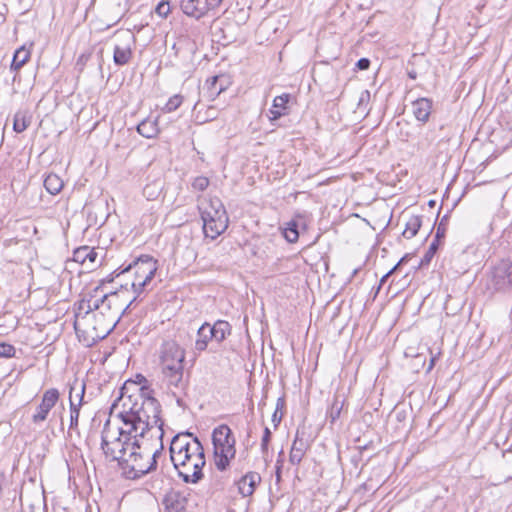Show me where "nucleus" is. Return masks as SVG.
<instances>
[{
  "label": "nucleus",
  "mask_w": 512,
  "mask_h": 512,
  "mask_svg": "<svg viewBox=\"0 0 512 512\" xmlns=\"http://www.w3.org/2000/svg\"><path fill=\"white\" fill-rule=\"evenodd\" d=\"M124 292L116 290L103 293L100 287H96L93 294L79 302L74 328L84 346H93L113 331L120 314L126 310L125 301H120Z\"/></svg>",
  "instance_id": "obj_1"
},
{
  "label": "nucleus",
  "mask_w": 512,
  "mask_h": 512,
  "mask_svg": "<svg viewBox=\"0 0 512 512\" xmlns=\"http://www.w3.org/2000/svg\"><path fill=\"white\" fill-rule=\"evenodd\" d=\"M146 386L136 387L129 395L122 391L119 397L122 409L119 411L124 426L134 432V437H148L162 440L163 421L161 407Z\"/></svg>",
  "instance_id": "obj_2"
},
{
  "label": "nucleus",
  "mask_w": 512,
  "mask_h": 512,
  "mask_svg": "<svg viewBox=\"0 0 512 512\" xmlns=\"http://www.w3.org/2000/svg\"><path fill=\"white\" fill-rule=\"evenodd\" d=\"M169 452L174 468L185 483L196 484L202 480L206 460L203 446L197 437L189 432L175 435Z\"/></svg>",
  "instance_id": "obj_3"
},
{
  "label": "nucleus",
  "mask_w": 512,
  "mask_h": 512,
  "mask_svg": "<svg viewBox=\"0 0 512 512\" xmlns=\"http://www.w3.org/2000/svg\"><path fill=\"white\" fill-rule=\"evenodd\" d=\"M164 449L162 440L148 437H134L120 466L131 478H139L157 466V458Z\"/></svg>",
  "instance_id": "obj_4"
},
{
  "label": "nucleus",
  "mask_w": 512,
  "mask_h": 512,
  "mask_svg": "<svg viewBox=\"0 0 512 512\" xmlns=\"http://www.w3.org/2000/svg\"><path fill=\"white\" fill-rule=\"evenodd\" d=\"M157 271V261L148 255H144L128 265L120 273V275H131L132 279L120 284L119 290H125L121 297V302L125 301V309L137 300V298L146 290L147 286L153 280Z\"/></svg>",
  "instance_id": "obj_5"
},
{
  "label": "nucleus",
  "mask_w": 512,
  "mask_h": 512,
  "mask_svg": "<svg viewBox=\"0 0 512 512\" xmlns=\"http://www.w3.org/2000/svg\"><path fill=\"white\" fill-rule=\"evenodd\" d=\"M197 201L205 237L216 239L228 227L229 218L225 207L217 197H198Z\"/></svg>",
  "instance_id": "obj_6"
},
{
  "label": "nucleus",
  "mask_w": 512,
  "mask_h": 512,
  "mask_svg": "<svg viewBox=\"0 0 512 512\" xmlns=\"http://www.w3.org/2000/svg\"><path fill=\"white\" fill-rule=\"evenodd\" d=\"M185 350L172 339L165 340L159 348V366L170 386L177 387L183 379Z\"/></svg>",
  "instance_id": "obj_7"
},
{
  "label": "nucleus",
  "mask_w": 512,
  "mask_h": 512,
  "mask_svg": "<svg viewBox=\"0 0 512 512\" xmlns=\"http://www.w3.org/2000/svg\"><path fill=\"white\" fill-rule=\"evenodd\" d=\"M101 439V448L105 457L120 464L134 440V432L128 427L124 429L107 421Z\"/></svg>",
  "instance_id": "obj_8"
},
{
  "label": "nucleus",
  "mask_w": 512,
  "mask_h": 512,
  "mask_svg": "<svg viewBox=\"0 0 512 512\" xmlns=\"http://www.w3.org/2000/svg\"><path fill=\"white\" fill-rule=\"evenodd\" d=\"M214 464L219 471H226L236 455V439L226 424L214 428L212 432Z\"/></svg>",
  "instance_id": "obj_9"
},
{
  "label": "nucleus",
  "mask_w": 512,
  "mask_h": 512,
  "mask_svg": "<svg viewBox=\"0 0 512 512\" xmlns=\"http://www.w3.org/2000/svg\"><path fill=\"white\" fill-rule=\"evenodd\" d=\"M493 291H507L512 289V262L501 260L490 273V285Z\"/></svg>",
  "instance_id": "obj_10"
},
{
  "label": "nucleus",
  "mask_w": 512,
  "mask_h": 512,
  "mask_svg": "<svg viewBox=\"0 0 512 512\" xmlns=\"http://www.w3.org/2000/svg\"><path fill=\"white\" fill-rule=\"evenodd\" d=\"M223 0H182L181 9L189 17L200 19L220 6Z\"/></svg>",
  "instance_id": "obj_11"
},
{
  "label": "nucleus",
  "mask_w": 512,
  "mask_h": 512,
  "mask_svg": "<svg viewBox=\"0 0 512 512\" xmlns=\"http://www.w3.org/2000/svg\"><path fill=\"white\" fill-rule=\"evenodd\" d=\"M60 397V393L56 388L46 390L40 404L37 406L35 413L32 415V421L35 424L44 422L51 409L56 405Z\"/></svg>",
  "instance_id": "obj_12"
},
{
  "label": "nucleus",
  "mask_w": 512,
  "mask_h": 512,
  "mask_svg": "<svg viewBox=\"0 0 512 512\" xmlns=\"http://www.w3.org/2000/svg\"><path fill=\"white\" fill-rule=\"evenodd\" d=\"M72 262L79 263L84 271H92L101 264L95 248L81 246L74 250Z\"/></svg>",
  "instance_id": "obj_13"
},
{
  "label": "nucleus",
  "mask_w": 512,
  "mask_h": 512,
  "mask_svg": "<svg viewBox=\"0 0 512 512\" xmlns=\"http://www.w3.org/2000/svg\"><path fill=\"white\" fill-rule=\"evenodd\" d=\"M133 40L134 36L129 31L121 35V41L115 45L113 52V61L117 66H124L131 60Z\"/></svg>",
  "instance_id": "obj_14"
},
{
  "label": "nucleus",
  "mask_w": 512,
  "mask_h": 512,
  "mask_svg": "<svg viewBox=\"0 0 512 512\" xmlns=\"http://www.w3.org/2000/svg\"><path fill=\"white\" fill-rule=\"evenodd\" d=\"M260 481L261 476L259 473L254 471L246 473L244 476L240 478L239 481H237L239 493L243 497L251 496L254 493L256 486L260 483Z\"/></svg>",
  "instance_id": "obj_15"
},
{
  "label": "nucleus",
  "mask_w": 512,
  "mask_h": 512,
  "mask_svg": "<svg viewBox=\"0 0 512 512\" xmlns=\"http://www.w3.org/2000/svg\"><path fill=\"white\" fill-rule=\"evenodd\" d=\"M308 446L307 441L300 437L299 432H297L290 450L289 462L292 465H299L306 454Z\"/></svg>",
  "instance_id": "obj_16"
},
{
  "label": "nucleus",
  "mask_w": 512,
  "mask_h": 512,
  "mask_svg": "<svg viewBox=\"0 0 512 512\" xmlns=\"http://www.w3.org/2000/svg\"><path fill=\"white\" fill-rule=\"evenodd\" d=\"M166 512H185L187 499L179 492H172L164 499Z\"/></svg>",
  "instance_id": "obj_17"
},
{
  "label": "nucleus",
  "mask_w": 512,
  "mask_h": 512,
  "mask_svg": "<svg viewBox=\"0 0 512 512\" xmlns=\"http://www.w3.org/2000/svg\"><path fill=\"white\" fill-rule=\"evenodd\" d=\"M413 113L418 121L427 122L432 110V101L428 98H420L413 102Z\"/></svg>",
  "instance_id": "obj_18"
},
{
  "label": "nucleus",
  "mask_w": 512,
  "mask_h": 512,
  "mask_svg": "<svg viewBox=\"0 0 512 512\" xmlns=\"http://www.w3.org/2000/svg\"><path fill=\"white\" fill-rule=\"evenodd\" d=\"M213 338V333L210 330V324L204 323L197 331V337L194 344L196 352L201 353L207 349L208 343Z\"/></svg>",
  "instance_id": "obj_19"
},
{
  "label": "nucleus",
  "mask_w": 512,
  "mask_h": 512,
  "mask_svg": "<svg viewBox=\"0 0 512 512\" xmlns=\"http://www.w3.org/2000/svg\"><path fill=\"white\" fill-rule=\"evenodd\" d=\"M208 97L214 100L218 95L225 91L227 81L224 75H216L206 81Z\"/></svg>",
  "instance_id": "obj_20"
},
{
  "label": "nucleus",
  "mask_w": 512,
  "mask_h": 512,
  "mask_svg": "<svg viewBox=\"0 0 512 512\" xmlns=\"http://www.w3.org/2000/svg\"><path fill=\"white\" fill-rule=\"evenodd\" d=\"M137 132L145 138H154L160 132L158 119H144L137 126Z\"/></svg>",
  "instance_id": "obj_21"
},
{
  "label": "nucleus",
  "mask_w": 512,
  "mask_h": 512,
  "mask_svg": "<svg viewBox=\"0 0 512 512\" xmlns=\"http://www.w3.org/2000/svg\"><path fill=\"white\" fill-rule=\"evenodd\" d=\"M210 330L213 333V338L218 343H221L231 334V325L224 320H218L213 326L210 325Z\"/></svg>",
  "instance_id": "obj_22"
},
{
  "label": "nucleus",
  "mask_w": 512,
  "mask_h": 512,
  "mask_svg": "<svg viewBox=\"0 0 512 512\" xmlns=\"http://www.w3.org/2000/svg\"><path fill=\"white\" fill-rule=\"evenodd\" d=\"M32 116L27 110H19L15 113L13 119V129L17 133L25 131L31 124Z\"/></svg>",
  "instance_id": "obj_23"
},
{
  "label": "nucleus",
  "mask_w": 512,
  "mask_h": 512,
  "mask_svg": "<svg viewBox=\"0 0 512 512\" xmlns=\"http://www.w3.org/2000/svg\"><path fill=\"white\" fill-rule=\"evenodd\" d=\"M63 186V180L55 173H49L44 179V187L51 195H57Z\"/></svg>",
  "instance_id": "obj_24"
},
{
  "label": "nucleus",
  "mask_w": 512,
  "mask_h": 512,
  "mask_svg": "<svg viewBox=\"0 0 512 512\" xmlns=\"http://www.w3.org/2000/svg\"><path fill=\"white\" fill-rule=\"evenodd\" d=\"M30 59V50L25 46L20 47L14 53L11 68L14 70H19L22 68L26 62Z\"/></svg>",
  "instance_id": "obj_25"
},
{
  "label": "nucleus",
  "mask_w": 512,
  "mask_h": 512,
  "mask_svg": "<svg viewBox=\"0 0 512 512\" xmlns=\"http://www.w3.org/2000/svg\"><path fill=\"white\" fill-rule=\"evenodd\" d=\"M194 112L196 113V120L199 123H206L209 121H212L217 118L218 111L214 106H209L205 112H202V110L199 108V104H195L194 106Z\"/></svg>",
  "instance_id": "obj_26"
},
{
  "label": "nucleus",
  "mask_w": 512,
  "mask_h": 512,
  "mask_svg": "<svg viewBox=\"0 0 512 512\" xmlns=\"http://www.w3.org/2000/svg\"><path fill=\"white\" fill-rule=\"evenodd\" d=\"M85 383L83 381H78L77 379L70 385L69 390V403L71 404V396L76 399V403H79V406H82L83 398L85 394Z\"/></svg>",
  "instance_id": "obj_27"
},
{
  "label": "nucleus",
  "mask_w": 512,
  "mask_h": 512,
  "mask_svg": "<svg viewBox=\"0 0 512 512\" xmlns=\"http://www.w3.org/2000/svg\"><path fill=\"white\" fill-rule=\"evenodd\" d=\"M420 227H421V218L419 216H411L406 222L405 229H404L402 235L406 239H411L417 234Z\"/></svg>",
  "instance_id": "obj_28"
},
{
  "label": "nucleus",
  "mask_w": 512,
  "mask_h": 512,
  "mask_svg": "<svg viewBox=\"0 0 512 512\" xmlns=\"http://www.w3.org/2000/svg\"><path fill=\"white\" fill-rule=\"evenodd\" d=\"M283 236L290 243H295L298 240V224L295 220H291L285 224V227L283 228Z\"/></svg>",
  "instance_id": "obj_29"
},
{
  "label": "nucleus",
  "mask_w": 512,
  "mask_h": 512,
  "mask_svg": "<svg viewBox=\"0 0 512 512\" xmlns=\"http://www.w3.org/2000/svg\"><path fill=\"white\" fill-rule=\"evenodd\" d=\"M79 403H76V399L71 396V405H70V426L69 429L76 430L78 427V420L80 415Z\"/></svg>",
  "instance_id": "obj_30"
},
{
  "label": "nucleus",
  "mask_w": 512,
  "mask_h": 512,
  "mask_svg": "<svg viewBox=\"0 0 512 512\" xmlns=\"http://www.w3.org/2000/svg\"><path fill=\"white\" fill-rule=\"evenodd\" d=\"M343 408V401L339 399L338 396H336L331 404V407L328 411V418L331 420V422H335L341 413V410Z\"/></svg>",
  "instance_id": "obj_31"
},
{
  "label": "nucleus",
  "mask_w": 512,
  "mask_h": 512,
  "mask_svg": "<svg viewBox=\"0 0 512 512\" xmlns=\"http://www.w3.org/2000/svg\"><path fill=\"white\" fill-rule=\"evenodd\" d=\"M183 102V97L180 94H175L171 96L165 106L163 107V111L166 113H171L175 111Z\"/></svg>",
  "instance_id": "obj_32"
},
{
  "label": "nucleus",
  "mask_w": 512,
  "mask_h": 512,
  "mask_svg": "<svg viewBox=\"0 0 512 512\" xmlns=\"http://www.w3.org/2000/svg\"><path fill=\"white\" fill-rule=\"evenodd\" d=\"M290 101V94L283 93L282 95L276 96L273 100V108L286 112L287 104Z\"/></svg>",
  "instance_id": "obj_33"
},
{
  "label": "nucleus",
  "mask_w": 512,
  "mask_h": 512,
  "mask_svg": "<svg viewBox=\"0 0 512 512\" xmlns=\"http://www.w3.org/2000/svg\"><path fill=\"white\" fill-rule=\"evenodd\" d=\"M439 242L436 240H433L430 244L428 250L426 251L425 255L421 259L420 265H427L430 263L431 259L433 258L434 254L436 253L438 249Z\"/></svg>",
  "instance_id": "obj_34"
},
{
  "label": "nucleus",
  "mask_w": 512,
  "mask_h": 512,
  "mask_svg": "<svg viewBox=\"0 0 512 512\" xmlns=\"http://www.w3.org/2000/svg\"><path fill=\"white\" fill-rule=\"evenodd\" d=\"M209 179L205 176H198L192 181V188L196 191H204L209 186Z\"/></svg>",
  "instance_id": "obj_35"
},
{
  "label": "nucleus",
  "mask_w": 512,
  "mask_h": 512,
  "mask_svg": "<svg viewBox=\"0 0 512 512\" xmlns=\"http://www.w3.org/2000/svg\"><path fill=\"white\" fill-rule=\"evenodd\" d=\"M447 221H448V219L446 216L441 219V221L439 222V224L437 226L434 240L440 242L445 237V234L447 231Z\"/></svg>",
  "instance_id": "obj_36"
},
{
  "label": "nucleus",
  "mask_w": 512,
  "mask_h": 512,
  "mask_svg": "<svg viewBox=\"0 0 512 512\" xmlns=\"http://www.w3.org/2000/svg\"><path fill=\"white\" fill-rule=\"evenodd\" d=\"M15 355L14 346L6 343H0V358H11Z\"/></svg>",
  "instance_id": "obj_37"
},
{
  "label": "nucleus",
  "mask_w": 512,
  "mask_h": 512,
  "mask_svg": "<svg viewBox=\"0 0 512 512\" xmlns=\"http://www.w3.org/2000/svg\"><path fill=\"white\" fill-rule=\"evenodd\" d=\"M156 13L161 17H167L170 13V5L168 2H160L156 7Z\"/></svg>",
  "instance_id": "obj_38"
},
{
  "label": "nucleus",
  "mask_w": 512,
  "mask_h": 512,
  "mask_svg": "<svg viewBox=\"0 0 512 512\" xmlns=\"http://www.w3.org/2000/svg\"><path fill=\"white\" fill-rule=\"evenodd\" d=\"M270 438H271V431L269 430L268 427H266L264 429V434H263V437L261 440V448L263 451H266L268 449V443L270 441Z\"/></svg>",
  "instance_id": "obj_39"
},
{
  "label": "nucleus",
  "mask_w": 512,
  "mask_h": 512,
  "mask_svg": "<svg viewBox=\"0 0 512 512\" xmlns=\"http://www.w3.org/2000/svg\"><path fill=\"white\" fill-rule=\"evenodd\" d=\"M269 114H270V116H269L270 120L275 121V120H278L281 116L285 115L286 112H283L281 110H278V109L272 107L269 110Z\"/></svg>",
  "instance_id": "obj_40"
},
{
  "label": "nucleus",
  "mask_w": 512,
  "mask_h": 512,
  "mask_svg": "<svg viewBox=\"0 0 512 512\" xmlns=\"http://www.w3.org/2000/svg\"><path fill=\"white\" fill-rule=\"evenodd\" d=\"M356 66L359 70H366L370 66V60L367 58H361L357 61Z\"/></svg>",
  "instance_id": "obj_41"
},
{
  "label": "nucleus",
  "mask_w": 512,
  "mask_h": 512,
  "mask_svg": "<svg viewBox=\"0 0 512 512\" xmlns=\"http://www.w3.org/2000/svg\"><path fill=\"white\" fill-rule=\"evenodd\" d=\"M402 261H403V259H402V260H400V262H399L396 266H394V267H393V268H392L388 273H386V274L381 278V280H380V283H381V284H383V283L387 280V278H388V277H389V276H390V275H391V274H392V273L397 269V267L402 263Z\"/></svg>",
  "instance_id": "obj_42"
},
{
  "label": "nucleus",
  "mask_w": 512,
  "mask_h": 512,
  "mask_svg": "<svg viewBox=\"0 0 512 512\" xmlns=\"http://www.w3.org/2000/svg\"><path fill=\"white\" fill-rule=\"evenodd\" d=\"M282 419V415L278 416V411L275 410L273 416H272V421L275 423V425H277L278 423H280Z\"/></svg>",
  "instance_id": "obj_43"
},
{
  "label": "nucleus",
  "mask_w": 512,
  "mask_h": 512,
  "mask_svg": "<svg viewBox=\"0 0 512 512\" xmlns=\"http://www.w3.org/2000/svg\"><path fill=\"white\" fill-rule=\"evenodd\" d=\"M5 482H6V475L4 472H0V493L3 490V485L5 484Z\"/></svg>",
  "instance_id": "obj_44"
},
{
  "label": "nucleus",
  "mask_w": 512,
  "mask_h": 512,
  "mask_svg": "<svg viewBox=\"0 0 512 512\" xmlns=\"http://www.w3.org/2000/svg\"><path fill=\"white\" fill-rule=\"evenodd\" d=\"M369 97H370L369 91L366 90V91L362 92L361 97H360V103L365 100H368Z\"/></svg>",
  "instance_id": "obj_45"
},
{
  "label": "nucleus",
  "mask_w": 512,
  "mask_h": 512,
  "mask_svg": "<svg viewBox=\"0 0 512 512\" xmlns=\"http://www.w3.org/2000/svg\"><path fill=\"white\" fill-rule=\"evenodd\" d=\"M276 479H277V481H280V479H281V465H279V461H277Z\"/></svg>",
  "instance_id": "obj_46"
},
{
  "label": "nucleus",
  "mask_w": 512,
  "mask_h": 512,
  "mask_svg": "<svg viewBox=\"0 0 512 512\" xmlns=\"http://www.w3.org/2000/svg\"><path fill=\"white\" fill-rule=\"evenodd\" d=\"M283 407H284V400H283V398H279L277 400L276 410L278 411L279 409H282Z\"/></svg>",
  "instance_id": "obj_47"
},
{
  "label": "nucleus",
  "mask_w": 512,
  "mask_h": 512,
  "mask_svg": "<svg viewBox=\"0 0 512 512\" xmlns=\"http://www.w3.org/2000/svg\"><path fill=\"white\" fill-rule=\"evenodd\" d=\"M86 59H87V57H86L84 54H82V55L79 57V59H78V63H79V62L84 63V61H86Z\"/></svg>",
  "instance_id": "obj_48"
},
{
  "label": "nucleus",
  "mask_w": 512,
  "mask_h": 512,
  "mask_svg": "<svg viewBox=\"0 0 512 512\" xmlns=\"http://www.w3.org/2000/svg\"><path fill=\"white\" fill-rule=\"evenodd\" d=\"M433 365H434V359L431 360L429 369H431Z\"/></svg>",
  "instance_id": "obj_49"
},
{
  "label": "nucleus",
  "mask_w": 512,
  "mask_h": 512,
  "mask_svg": "<svg viewBox=\"0 0 512 512\" xmlns=\"http://www.w3.org/2000/svg\"><path fill=\"white\" fill-rule=\"evenodd\" d=\"M148 189H149V186H146L144 189V193H147Z\"/></svg>",
  "instance_id": "obj_50"
},
{
  "label": "nucleus",
  "mask_w": 512,
  "mask_h": 512,
  "mask_svg": "<svg viewBox=\"0 0 512 512\" xmlns=\"http://www.w3.org/2000/svg\"><path fill=\"white\" fill-rule=\"evenodd\" d=\"M409 76H410L411 78H415V75H414V74H411V73H410V74H409Z\"/></svg>",
  "instance_id": "obj_51"
}]
</instances>
